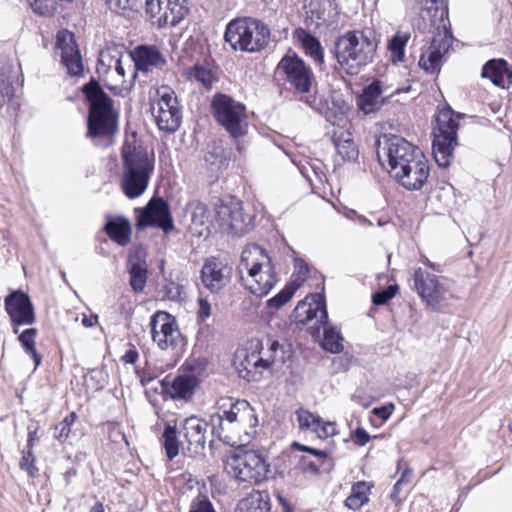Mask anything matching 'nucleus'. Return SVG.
<instances>
[{
	"label": "nucleus",
	"instance_id": "obj_1",
	"mask_svg": "<svg viewBox=\"0 0 512 512\" xmlns=\"http://www.w3.org/2000/svg\"><path fill=\"white\" fill-rule=\"evenodd\" d=\"M210 422L219 439L231 446H242L252 439L258 418L248 401L224 397L217 401Z\"/></svg>",
	"mask_w": 512,
	"mask_h": 512
},
{
	"label": "nucleus",
	"instance_id": "obj_2",
	"mask_svg": "<svg viewBox=\"0 0 512 512\" xmlns=\"http://www.w3.org/2000/svg\"><path fill=\"white\" fill-rule=\"evenodd\" d=\"M121 186L124 194L134 199L147 189L154 171V155L149 153L136 139L134 134L126 137L122 150Z\"/></svg>",
	"mask_w": 512,
	"mask_h": 512
},
{
	"label": "nucleus",
	"instance_id": "obj_3",
	"mask_svg": "<svg viewBox=\"0 0 512 512\" xmlns=\"http://www.w3.org/2000/svg\"><path fill=\"white\" fill-rule=\"evenodd\" d=\"M377 49L375 32L366 28L339 36L334 45V55L340 69L348 75H357L373 61Z\"/></svg>",
	"mask_w": 512,
	"mask_h": 512
},
{
	"label": "nucleus",
	"instance_id": "obj_4",
	"mask_svg": "<svg viewBox=\"0 0 512 512\" xmlns=\"http://www.w3.org/2000/svg\"><path fill=\"white\" fill-rule=\"evenodd\" d=\"M238 271L245 288L257 296L267 295L277 283L275 267L270 256L257 244L245 246Z\"/></svg>",
	"mask_w": 512,
	"mask_h": 512
},
{
	"label": "nucleus",
	"instance_id": "obj_5",
	"mask_svg": "<svg viewBox=\"0 0 512 512\" xmlns=\"http://www.w3.org/2000/svg\"><path fill=\"white\" fill-rule=\"evenodd\" d=\"M97 73L115 95L127 96L134 86L136 71L123 47L108 46L99 54Z\"/></svg>",
	"mask_w": 512,
	"mask_h": 512
},
{
	"label": "nucleus",
	"instance_id": "obj_6",
	"mask_svg": "<svg viewBox=\"0 0 512 512\" xmlns=\"http://www.w3.org/2000/svg\"><path fill=\"white\" fill-rule=\"evenodd\" d=\"M427 13L434 27L433 37L427 50L421 55L419 65L427 72L439 71L442 59L448 52L453 36L448 30V10L443 0H425Z\"/></svg>",
	"mask_w": 512,
	"mask_h": 512
},
{
	"label": "nucleus",
	"instance_id": "obj_7",
	"mask_svg": "<svg viewBox=\"0 0 512 512\" xmlns=\"http://www.w3.org/2000/svg\"><path fill=\"white\" fill-rule=\"evenodd\" d=\"M270 35L269 27L261 20L242 17L227 24L224 40L235 51L257 53L267 47Z\"/></svg>",
	"mask_w": 512,
	"mask_h": 512
},
{
	"label": "nucleus",
	"instance_id": "obj_8",
	"mask_svg": "<svg viewBox=\"0 0 512 512\" xmlns=\"http://www.w3.org/2000/svg\"><path fill=\"white\" fill-rule=\"evenodd\" d=\"M83 92L89 103L88 135L95 138L113 134L117 130V115L112 100L95 81L86 84Z\"/></svg>",
	"mask_w": 512,
	"mask_h": 512
},
{
	"label": "nucleus",
	"instance_id": "obj_9",
	"mask_svg": "<svg viewBox=\"0 0 512 512\" xmlns=\"http://www.w3.org/2000/svg\"><path fill=\"white\" fill-rule=\"evenodd\" d=\"M225 470L237 481L260 484L267 479L270 464L261 453L247 450L228 456L225 462Z\"/></svg>",
	"mask_w": 512,
	"mask_h": 512
},
{
	"label": "nucleus",
	"instance_id": "obj_10",
	"mask_svg": "<svg viewBox=\"0 0 512 512\" xmlns=\"http://www.w3.org/2000/svg\"><path fill=\"white\" fill-rule=\"evenodd\" d=\"M150 110L161 131L175 132L182 121V111L175 92L168 86H161L149 92Z\"/></svg>",
	"mask_w": 512,
	"mask_h": 512
},
{
	"label": "nucleus",
	"instance_id": "obj_11",
	"mask_svg": "<svg viewBox=\"0 0 512 512\" xmlns=\"http://www.w3.org/2000/svg\"><path fill=\"white\" fill-rule=\"evenodd\" d=\"M212 112L217 122L229 135L237 140L248 131V115L244 104L232 97L217 93L211 102Z\"/></svg>",
	"mask_w": 512,
	"mask_h": 512
},
{
	"label": "nucleus",
	"instance_id": "obj_12",
	"mask_svg": "<svg viewBox=\"0 0 512 512\" xmlns=\"http://www.w3.org/2000/svg\"><path fill=\"white\" fill-rule=\"evenodd\" d=\"M458 116L451 108H443L436 115L437 127L434 131L433 155L440 167L450 163L452 151L457 144Z\"/></svg>",
	"mask_w": 512,
	"mask_h": 512
},
{
	"label": "nucleus",
	"instance_id": "obj_13",
	"mask_svg": "<svg viewBox=\"0 0 512 512\" xmlns=\"http://www.w3.org/2000/svg\"><path fill=\"white\" fill-rule=\"evenodd\" d=\"M377 143L378 160L384 167L387 163L388 171L392 177L399 173L401 169L407 167L410 162L423 155L420 149L399 136H390L385 138L383 143L380 140Z\"/></svg>",
	"mask_w": 512,
	"mask_h": 512
},
{
	"label": "nucleus",
	"instance_id": "obj_14",
	"mask_svg": "<svg viewBox=\"0 0 512 512\" xmlns=\"http://www.w3.org/2000/svg\"><path fill=\"white\" fill-rule=\"evenodd\" d=\"M414 289L428 306L439 310L452 298L448 279L419 267L413 275Z\"/></svg>",
	"mask_w": 512,
	"mask_h": 512
},
{
	"label": "nucleus",
	"instance_id": "obj_15",
	"mask_svg": "<svg viewBox=\"0 0 512 512\" xmlns=\"http://www.w3.org/2000/svg\"><path fill=\"white\" fill-rule=\"evenodd\" d=\"M277 72L285 77L286 82L298 93L307 94L314 83L311 68L296 54L285 55L277 65Z\"/></svg>",
	"mask_w": 512,
	"mask_h": 512
},
{
	"label": "nucleus",
	"instance_id": "obj_16",
	"mask_svg": "<svg viewBox=\"0 0 512 512\" xmlns=\"http://www.w3.org/2000/svg\"><path fill=\"white\" fill-rule=\"evenodd\" d=\"M216 219L224 231L235 236L245 234L252 223L251 217L244 213L242 203L233 197L217 206Z\"/></svg>",
	"mask_w": 512,
	"mask_h": 512
},
{
	"label": "nucleus",
	"instance_id": "obj_17",
	"mask_svg": "<svg viewBox=\"0 0 512 512\" xmlns=\"http://www.w3.org/2000/svg\"><path fill=\"white\" fill-rule=\"evenodd\" d=\"M146 13L158 27H174L188 14L187 0H146Z\"/></svg>",
	"mask_w": 512,
	"mask_h": 512
},
{
	"label": "nucleus",
	"instance_id": "obj_18",
	"mask_svg": "<svg viewBox=\"0 0 512 512\" xmlns=\"http://www.w3.org/2000/svg\"><path fill=\"white\" fill-rule=\"evenodd\" d=\"M150 328L152 340L161 350L175 349L183 341L175 317L165 311L153 314Z\"/></svg>",
	"mask_w": 512,
	"mask_h": 512
},
{
	"label": "nucleus",
	"instance_id": "obj_19",
	"mask_svg": "<svg viewBox=\"0 0 512 512\" xmlns=\"http://www.w3.org/2000/svg\"><path fill=\"white\" fill-rule=\"evenodd\" d=\"M139 229L154 226L169 232L174 228L168 204L162 198H152L146 207L135 209Z\"/></svg>",
	"mask_w": 512,
	"mask_h": 512
},
{
	"label": "nucleus",
	"instance_id": "obj_20",
	"mask_svg": "<svg viewBox=\"0 0 512 512\" xmlns=\"http://www.w3.org/2000/svg\"><path fill=\"white\" fill-rule=\"evenodd\" d=\"M258 343L248 341L234 354L233 365L239 377L248 382H259L265 375L259 363L256 351Z\"/></svg>",
	"mask_w": 512,
	"mask_h": 512
},
{
	"label": "nucleus",
	"instance_id": "obj_21",
	"mask_svg": "<svg viewBox=\"0 0 512 512\" xmlns=\"http://www.w3.org/2000/svg\"><path fill=\"white\" fill-rule=\"evenodd\" d=\"M5 310L13 325V332H19L18 326L31 325L35 321L34 307L29 296L22 291H15L5 298Z\"/></svg>",
	"mask_w": 512,
	"mask_h": 512
},
{
	"label": "nucleus",
	"instance_id": "obj_22",
	"mask_svg": "<svg viewBox=\"0 0 512 512\" xmlns=\"http://www.w3.org/2000/svg\"><path fill=\"white\" fill-rule=\"evenodd\" d=\"M56 51L68 74L79 76L83 73L82 58L73 33L68 30H61L57 33Z\"/></svg>",
	"mask_w": 512,
	"mask_h": 512
},
{
	"label": "nucleus",
	"instance_id": "obj_23",
	"mask_svg": "<svg viewBox=\"0 0 512 512\" xmlns=\"http://www.w3.org/2000/svg\"><path fill=\"white\" fill-rule=\"evenodd\" d=\"M292 317L298 324H307L315 320L312 326H318L328 319L325 298L322 294H313L300 301L295 307Z\"/></svg>",
	"mask_w": 512,
	"mask_h": 512
},
{
	"label": "nucleus",
	"instance_id": "obj_24",
	"mask_svg": "<svg viewBox=\"0 0 512 512\" xmlns=\"http://www.w3.org/2000/svg\"><path fill=\"white\" fill-rule=\"evenodd\" d=\"M429 171L428 161L423 154L401 169L393 178L407 190H419L427 181Z\"/></svg>",
	"mask_w": 512,
	"mask_h": 512
},
{
	"label": "nucleus",
	"instance_id": "obj_25",
	"mask_svg": "<svg viewBox=\"0 0 512 512\" xmlns=\"http://www.w3.org/2000/svg\"><path fill=\"white\" fill-rule=\"evenodd\" d=\"M231 271L232 268L230 266L217 258H209L201 270L202 283L211 292H219L228 284Z\"/></svg>",
	"mask_w": 512,
	"mask_h": 512
},
{
	"label": "nucleus",
	"instance_id": "obj_26",
	"mask_svg": "<svg viewBox=\"0 0 512 512\" xmlns=\"http://www.w3.org/2000/svg\"><path fill=\"white\" fill-rule=\"evenodd\" d=\"M129 55L136 74L152 72L154 69L162 68L166 63L160 51L153 46H137Z\"/></svg>",
	"mask_w": 512,
	"mask_h": 512
},
{
	"label": "nucleus",
	"instance_id": "obj_27",
	"mask_svg": "<svg viewBox=\"0 0 512 512\" xmlns=\"http://www.w3.org/2000/svg\"><path fill=\"white\" fill-rule=\"evenodd\" d=\"M208 424L195 416L186 418L182 425L181 434L186 440L187 450L190 453L201 452L206 443L205 434Z\"/></svg>",
	"mask_w": 512,
	"mask_h": 512
},
{
	"label": "nucleus",
	"instance_id": "obj_28",
	"mask_svg": "<svg viewBox=\"0 0 512 512\" xmlns=\"http://www.w3.org/2000/svg\"><path fill=\"white\" fill-rule=\"evenodd\" d=\"M388 86L381 80H374L364 88L358 98V106L365 114L375 113L381 109L385 100L382 94L388 91Z\"/></svg>",
	"mask_w": 512,
	"mask_h": 512
},
{
	"label": "nucleus",
	"instance_id": "obj_29",
	"mask_svg": "<svg viewBox=\"0 0 512 512\" xmlns=\"http://www.w3.org/2000/svg\"><path fill=\"white\" fill-rule=\"evenodd\" d=\"M198 380L194 375H179L172 381H161L163 392L173 399H189L194 394Z\"/></svg>",
	"mask_w": 512,
	"mask_h": 512
},
{
	"label": "nucleus",
	"instance_id": "obj_30",
	"mask_svg": "<svg viewBox=\"0 0 512 512\" xmlns=\"http://www.w3.org/2000/svg\"><path fill=\"white\" fill-rule=\"evenodd\" d=\"M250 342L258 343L256 355H258L259 363L264 375H270L274 366L278 362H283L282 357L279 358V342L270 338L251 339Z\"/></svg>",
	"mask_w": 512,
	"mask_h": 512
},
{
	"label": "nucleus",
	"instance_id": "obj_31",
	"mask_svg": "<svg viewBox=\"0 0 512 512\" xmlns=\"http://www.w3.org/2000/svg\"><path fill=\"white\" fill-rule=\"evenodd\" d=\"M481 75L501 88H509L512 84V69L504 59H491L486 62Z\"/></svg>",
	"mask_w": 512,
	"mask_h": 512
},
{
	"label": "nucleus",
	"instance_id": "obj_32",
	"mask_svg": "<svg viewBox=\"0 0 512 512\" xmlns=\"http://www.w3.org/2000/svg\"><path fill=\"white\" fill-rule=\"evenodd\" d=\"M190 213V231L192 234L201 237L208 235L211 225V215L208 207L201 202H192L187 206Z\"/></svg>",
	"mask_w": 512,
	"mask_h": 512
},
{
	"label": "nucleus",
	"instance_id": "obj_33",
	"mask_svg": "<svg viewBox=\"0 0 512 512\" xmlns=\"http://www.w3.org/2000/svg\"><path fill=\"white\" fill-rule=\"evenodd\" d=\"M321 328H323V339L321 342L323 349L331 353H340L344 348L340 331L329 324L327 320L318 326H310V334L314 338H320Z\"/></svg>",
	"mask_w": 512,
	"mask_h": 512
},
{
	"label": "nucleus",
	"instance_id": "obj_34",
	"mask_svg": "<svg viewBox=\"0 0 512 512\" xmlns=\"http://www.w3.org/2000/svg\"><path fill=\"white\" fill-rule=\"evenodd\" d=\"M109 238L120 246H126L131 240V224L121 216H109L104 227Z\"/></svg>",
	"mask_w": 512,
	"mask_h": 512
},
{
	"label": "nucleus",
	"instance_id": "obj_35",
	"mask_svg": "<svg viewBox=\"0 0 512 512\" xmlns=\"http://www.w3.org/2000/svg\"><path fill=\"white\" fill-rule=\"evenodd\" d=\"M235 512H270L268 494L260 491L250 493L238 502Z\"/></svg>",
	"mask_w": 512,
	"mask_h": 512
},
{
	"label": "nucleus",
	"instance_id": "obj_36",
	"mask_svg": "<svg viewBox=\"0 0 512 512\" xmlns=\"http://www.w3.org/2000/svg\"><path fill=\"white\" fill-rule=\"evenodd\" d=\"M296 34L305 53L321 66L324 63V50L319 40L303 29L297 30Z\"/></svg>",
	"mask_w": 512,
	"mask_h": 512
},
{
	"label": "nucleus",
	"instance_id": "obj_37",
	"mask_svg": "<svg viewBox=\"0 0 512 512\" xmlns=\"http://www.w3.org/2000/svg\"><path fill=\"white\" fill-rule=\"evenodd\" d=\"M334 143L337 154L343 161H355L358 158L359 151L349 132L336 137Z\"/></svg>",
	"mask_w": 512,
	"mask_h": 512
},
{
	"label": "nucleus",
	"instance_id": "obj_38",
	"mask_svg": "<svg viewBox=\"0 0 512 512\" xmlns=\"http://www.w3.org/2000/svg\"><path fill=\"white\" fill-rule=\"evenodd\" d=\"M189 79L194 80L205 88H211L212 85L218 80L214 70L205 64H195L187 71Z\"/></svg>",
	"mask_w": 512,
	"mask_h": 512
},
{
	"label": "nucleus",
	"instance_id": "obj_39",
	"mask_svg": "<svg viewBox=\"0 0 512 512\" xmlns=\"http://www.w3.org/2000/svg\"><path fill=\"white\" fill-rule=\"evenodd\" d=\"M38 331L36 328H28L20 333L18 340L24 351L33 359L35 368L41 364V355L36 350V337Z\"/></svg>",
	"mask_w": 512,
	"mask_h": 512
},
{
	"label": "nucleus",
	"instance_id": "obj_40",
	"mask_svg": "<svg viewBox=\"0 0 512 512\" xmlns=\"http://www.w3.org/2000/svg\"><path fill=\"white\" fill-rule=\"evenodd\" d=\"M130 285L135 292H141L147 281V265L140 260H130Z\"/></svg>",
	"mask_w": 512,
	"mask_h": 512
},
{
	"label": "nucleus",
	"instance_id": "obj_41",
	"mask_svg": "<svg viewBox=\"0 0 512 512\" xmlns=\"http://www.w3.org/2000/svg\"><path fill=\"white\" fill-rule=\"evenodd\" d=\"M369 487L365 482H358L353 485L350 495L345 500V505L352 510L360 509L368 502Z\"/></svg>",
	"mask_w": 512,
	"mask_h": 512
},
{
	"label": "nucleus",
	"instance_id": "obj_42",
	"mask_svg": "<svg viewBox=\"0 0 512 512\" xmlns=\"http://www.w3.org/2000/svg\"><path fill=\"white\" fill-rule=\"evenodd\" d=\"M162 437L167 457L169 459L175 458L179 454L180 446L183 445L177 438L176 427L167 424Z\"/></svg>",
	"mask_w": 512,
	"mask_h": 512
},
{
	"label": "nucleus",
	"instance_id": "obj_43",
	"mask_svg": "<svg viewBox=\"0 0 512 512\" xmlns=\"http://www.w3.org/2000/svg\"><path fill=\"white\" fill-rule=\"evenodd\" d=\"M298 287L299 284L295 283L285 286L276 296L268 300V306L270 308H280L292 298Z\"/></svg>",
	"mask_w": 512,
	"mask_h": 512
},
{
	"label": "nucleus",
	"instance_id": "obj_44",
	"mask_svg": "<svg viewBox=\"0 0 512 512\" xmlns=\"http://www.w3.org/2000/svg\"><path fill=\"white\" fill-rule=\"evenodd\" d=\"M77 415L75 412L67 415L59 424L54 427V437L58 440H65L70 432L71 426L74 424Z\"/></svg>",
	"mask_w": 512,
	"mask_h": 512
},
{
	"label": "nucleus",
	"instance_id": "obj_45",
	"mask_svg": "<svg viewBox=\"0 0 512 512\" xmlns=\"http://www.w3.org/2000/svg\"><path fill=\"white\" fill-rule=\"evenodd\" d=\"M299 427L301 429L314 431L319 423L320 417L312 414L311 412L300 409L296 412Z\"/></svg>",
	"mask_w": 512,
	"mask_h": 512
},
{
	"label": "nucleus",
	"instance_id": "obj_46",
	"mask_svg": "<svg viewBox=\"0 0 512 512\" xmlns=\"http://www.w3.org/2000/svg\"><path fill=\"white\" fill-rule=\"evenodd\" d=\"M410 35L408 33L398 32L390 41V50L398 56L403 55L404 47L407 44Z\"/></svg>",
	"mask_w": 512,
	"mask_h": 512
},
{
	"label": "nucleus",
	"instance_id": "obj_47",
	"mask_svg": "<svg viewBox=\"0 0 512 512\" xmlns=\"http://www.w3.org/2000/svg\"><path fill=\"white\" fill-rule=\"evenodd\" d=\"M313 432L320 439H326L328 437L334 436L337 433L336 423L330 421L325 422L320 418L319 423Z\"/></svg>",
	"mask_w": 512,
	"mask_h": 512
},
{
	"label": "nucleus",
	"instance_id": "obj_48",
	"mask_svg": "<svg viewBox=\"0 0 512 512\" xmlns=\"http://www.w3.org/2000/svg\"><path fill=\"white\" fill-rule=\"evenodd\" d=\"M397 289L398 287L396 285H390L387 289L374 293L372 296L373 303L375 305L386 304L396 295Z\"/></svg>",
	"mask_w": 512,
	"mask_h": 512
},
{
	"label": "nucleus",
	"instance_id": "obj_49",
	"mask_svg": "<svg viewBox=\"0 0 512 512\" xmlns=\"http://www.w3.org/2000/svg\"><path fill=\"white\" fill-rule=\"evenodd\" d=\"M109 9L118 14L125 15L133 9V0H106Z\"/></svg>",
	"mask_w": 512,
	"mask_h": 512
},
{
	"label": "nucleus",
	"instance_id": "obj_50",
	"mask_svg": "<svg viewBox=\"0 0 512 512\" xmlns=\"http://www.w3.org/2000/svg\"><path fill=\"white\" fill-rule=\"evenodd\" d=\"M20 467L22 470L26 471L29 476H35L37 468L35 466V457L32 454V450H27V452L23 453V457L20 461Z\"/></svg>",
	"mask_w": 512,
	"mask_h": 512
},
{
	"label": "nucleus",
	"instance_id": "obj_51",
	"mask_svg": "<svg viewBox=\"0 0 512 512\" xmlns=\"http://www.w3.org/2000/svg\"><path fill=\"white\" fill-rule=\"evenodd\" d=\"M13 95L14 89L12 85L3 77H0V107L9 101Z\"/></svg>",
	"mask_w": 512,
	"mask_h": 512
},
{
	"label": "nucleus",
	"instance_id": "obj_52",
	"mask_svg": "<svg viewBox=\"0 0 512 512\" xmlns=\"http://www.w3.org/2000/svg\"><path fill=\"white\" fill-rule=\"evenodd\" d=\"M91 381L96 382V385L93 386L94 389H100V388L104 387V385L106 383V375L102 370H99V369L91 370L86 375V382L89 383Z\"/></svg>",
	"mask_w": 512,
	"mask_h": 512
},
{
	"label": "nucleus",
	"instance_id": "obj_53",
	"mask_svg": "<svg viewBox=\"0 0 512 512\" xmlns=\"http://www.w3.org/2000/svg\"><path fill=\"white\" fill-rule=\"evenodd\" d=\"M353 442L358 446L366 445L370 440V435L361 427L357 428L351 435Z\"/></svg>",
	"mask_w": 512,
	"mask_h": 512
},
{
	"label": "nucleus",
	"instance_id": "obj_54",
	"mask_svg": "<svg viewBox=\"0 0 512 512\" xmlns=\"http://www.w3.org/2000/svg\"><path fill=\"white\" fill-rule=\"evenodd\" d=\"M190 512H215L211 502L207 499H202L193 502Z\"/></svg>",
	"mask_w": 512,
	"mask_h": 512
},
{
	"label": "nucleus",
	"instance_id": "obj_55",
	"mask_svg": "<svg viewBox=\"0 0 512 512\" xmlns=\"http://www.w3.org/2000/svg\"><path fill=\"white\" fill-rule=\"evenodd\" d=\"M295 268L297 269V277L295 278V284L301 285V283L307 278L309 273L308 266L302 261H296Z\"/></svg>",
	"mask_w": 512,
	"mask_h": 512
},
{
	"label": "nucleus",
	"instance_id": "obj_56",
	"mask_svg": "<svg viewBox=\"0 0 512 512\" xmlns=\"http://www.w3.org/2000/svg\"><path fill=\"white\" fill-rule=\"evenodd\" d=\"M181 288L178 284L170 282L165 286V297L170 300H176L180 297Z\"/></svg>",
	"mask_w": 512,
	"mask_h": 512
},
{
	"label": "nucleus",
	"instance_id": "obj_57",
	"mask_svg": "<svg viewBox=\"0 0 512 512\" xmlns=\"http://www.w3.org/2000/svg\"><path fill=\"white\" fill-rule=\"evenodd\" d=\"M344 215L347 219L357 222L362 226L371 225L370 220L362 215H359L355 210H349Z\"/></svg>",
	"mask_w": 512,
	"mask_h": 512
},
{
	"label": "nucleus",
	"instance_id": "obj_58",
	"mask_svg": "<svg viewBox=\"0 0 512 512\" xmlns=\"http://www.w3.org/2000/svg\"><path fill=\"white\" fill-rule=\"evenodd\" d=\"M198 304H199V310H198L199 317L203 320L208 318L211 315L210 303L206 299L199 298Z\"/></svg>",
	"mask_w": 512,
	"mask_h": 512
},
{
	"label": "nucleus",
	"instance_id": "obj_59",
	"mask_svg": "<svg viewBox=\"0 0 512 512\" xmlns=\"http://www.w3.org/2000/svg\"><path fill=\"white\" fill-rule=\"evenodd\" d=\"M138 357V351L136 350L134 345H131L130 348L122 356V361L126 364H134L137 361Z\"/></svg>",
	"mask_w": 512,
	"mask_h": 512
},
{
	"label": "nucleus",
	"instance_id": "obj_60",
	"mask_svg": "<svg viewBox=\"0 0 512 512\" xmlns=\"http://www.w3.org/2000/svg\"><path fill=\"white\" fill-rule=\"evenodd\" d=\"M393 405L376 407L373 409V414L381 418L382 420H387L392 414Z\"/></svg>",
	"mask_w": 512,
	"mask_h": 512
},
{
	"label": "nucleus",
	"instance_id": "obj_61",
	"mask_svg": "<svg viewBox=\"0 0 512 512\" xmlns=\"http://www.w3.org/2000/svg\"><path fill=\"white\" fill-rule=\"evenodd\" d=\"M296 447L299 449V450H302V451H307L317 457H321V458H325L327 457V452L326 451H323V450H317V449H314V448H310V447H307V446H304V445H301V444H296Z\"/></svg>",
	"mask_w": 512,
	"mask_h": 512
},
{
	"label": "nucleus",
	"instance_id": "obj_62",
	"mask_svg": "<svg viewBox=\"0 0 512 512\" xmlns=\"http://www.w3.org/2000/svg\"><path fill=\"white\" fill-rule=\"evenodd\" d=\"M97 319H98V317L96 315H90V316L84 315V317L82 319V324L85 327H92L97 323Z\"/></svg>",
	"mask_w": 512,
	"mask_h": 512
},
{
	"label": "nucleus",
	"instance_id": "obj_63",
	"mask_svg": "<svg viewBox=\"0 0 512 512\" xmlns=\"http://www.w3.org/2000/svg\"><path fill=\"white\" fill-rule=\"evenodd\" d=\"M422 262L424 265L431 268L432 270L437 272L440 271L439 265H436L435 263L431 262L428 258H424Z\"/></svg>",
	"mask_w": 512,
	"mask_h": 512
},
{
	"label": "nucleus",
	"instance_id": "obj_64",
	"mask_svg": "<svg viewBox=\"0 0 512 512\" xmlns=\"http://www.w3.org/2000/svg\"><path fill=\"white\" fill-rule=\"evenodd\" d=\"M90 512H104V506L102 503L97 502L90 510Z\"/></svg>",
	"mask_w": 512,
	"mask_h": 512
}]
</instances>
